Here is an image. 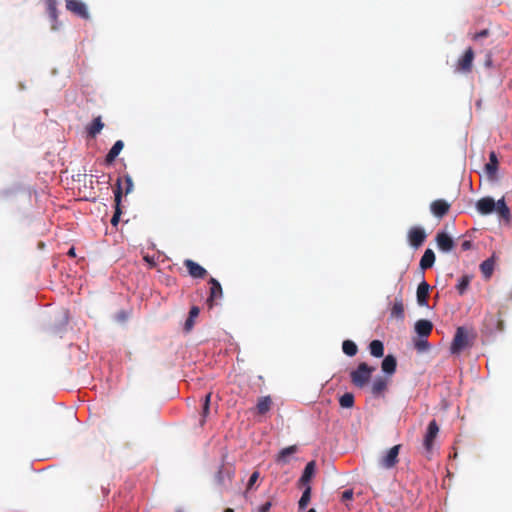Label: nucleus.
Returning <instances> with one entry per match:
<instances>
[{"label": "nucleus", "instance_id": "nucleus-1", "mask_svg": "<svg viewBox=\"0 0 512 512\" xmlns=\"http://www.w3.org/2000/svg\"><path fill=\"white\" fill-rule=\"evenodd\" d=\"M475 335L465 327H458L451 343L450 351L452 354H460L466 348L473 345Z\"/></svg>", "mask_w": 512, "mask_h": 512}, {"label": "nucleus", "instance_id": "nucleus-34", "mask_svg": "<svg viewBox=\"0 0 512 512\" xmlns=\"http://www.w3.org/2000/svg\"><path fill=\"white\" fill-rule=\"evenodd\" d=\"M339 404L342 408H351L354 405V395L352 393H345L339 399Z\"/></svg>", "mask_w": 512, "mask_h": 512}, {"label": "nucleus", "instance_id": "nucleus-27", "mask_svg": "<svg viewBox=\"0 0 512 512\" xmlns=\"http://www.w3.org/2000/svg\"><path fill=\"white\" fill-rule=\"evenodd\" d=\"M498 159L494 151L489 154V162L486 164L485 169L489 175H494L497 171Z\"/></svg>", "mask_w": 512, "mask_h": 512}, {"label": "nucleus", "instance_id": "nucleus-5", "mask_svg": "<svg viewBox=\"0 0 512 512\" xmlns=\"http://www.w3.org/2000/svg\"><path fill=\"white\" fill-rule=\"evenodd\" d=\"M438 433L439 425L436 420L430 421L423 439V446L427 452H431Z\"/></svg>", "mask_w": 512, "mask_h": 512}, {"label": "nucleus", "instance_id": "nucleus-37", "mask_svg": "<svg viewBox=\"0 0 512 512\" xmlns=\"http://www.w3.org/2000/svg\"><path fill=\"white\" fill-rule=\"evenodd\" d=\"M124 184L125 194H129L133 190V180L129 175L124 176Z\"/></svg>", "mask_w": 512, "mask_h": 512}, {"label": "nucleus", "instance_id": "nucleus-39", "mask_svg": "<svg viewBox=\"0 0 512 512\" xmlns=\"http://www.w3.org/2000/svg\"><path fill=\"white\" fill-rule=\"evenodd\" d=\"M489 35V30L488 29H484L478 33H476L474 36H473V39L474 40H477V39H480V38H483V37H487Z\"/></svg>", "mask_w": 512, "mask_h": 512}, {"label": "nucleus", "instance_id": "nucleus-15", "mask_svg": "<svg viewBox=\"0 0 512 512\" xmlns=\"http://www.w3.org/2000/svg\"><path fill=\"white\" fill-rule=\"evenodd\" d=\"M47 13L52 22L51 29H58V11H57V0H47L46 1Z\"/></svg>", "mask_w": 512, "mask_h": 512}, {"label": "nucleus", "instance_id": "nucleus-8", "mask_svg": "<svg viewBox=\"0 0 512 512\" xmlns=\"http://www.w3.org/2000/svg\"><path fill=\"white\" fill-rule=\"evenodd\" d=\"M66 9L83 19L89 18L86 5L79 0H66Z\"/></svg>", "mask_w": 512, "mask_h": 512}, {"label": "nucleus", "instance_id": "nucleus-3", "mask_svg": "<svg viewBox=\"0 0 512 512\" xmlns=\"http://www.w3.org/2000/svg\"><path fill=\"white\" fill-rule=\"evenodd\" d=\"M401 449V445L397 444L391 447L385 455H383L378 463L379 466L384 469H391L398 463V455Z\"/></svg>", "mask_w": 512, "mask_h": 512}, {"label": "nucleus", "instance_id": "nucleus-48", "mask_svg": "<svg viewBox=\"0 0 512 512\" xmlns=\"http://www.w3.org/2000/svg\"><path fill=\"white\" fill-rule=\"evenodd\" d=\"M177 512H182L181 510H178Z\"/></svg>", "mask_w": 512, "mask_h": 512}, {"label": "nucleus", "instance_id": "nucleus-23", "mask_svg": "<svg viewBox=\"0 0 512 512\" xmlns=\"http://www.w3.org/2000/svg\"><path fill=\"white\" fill-rule=\"evenodd\" d=\"M387 389V382L384 378L378 377L374 380L371 391L375 396L381 395Z\"/></svg>", "mask_w": 512, "mask_h": 512}, {"label": "nucleus", "instance_id": "nucleus-40", "mask_svg": "<svg viewBox=\"0 0 512 512\" xmlns=\"http://www.w3.org/2000/svg\"><path fill=\"white\" fill-rule=\"evenodd\" d=\"M272 504L271 502H266L263 505L259 506L258 512H268L271 508Z\"/></svg>", "mask_w": 512, "mask_h": 512}, {"label": "nucleus", "instance_id": "nucleus-44", "mask_svg": "<svg viewBox=\"0 0 512 512\" xmlns=\"http://www.w3.org/2000/svg\"><path fill=\"white\" fill-rule=\"evenodd\" d=\"M144 259L150 263L151 265H155V262L153 260H150V258L148 256L144 257Z\"/></svg>", "mask_w": 512, "mask_h": 512}, {"label": "nucleus", "instance_id": "nucleus-41", "mask_svg": "<svg viewBox=\"0 0 512 512\" xmlns=\"http://www.w3.org/2000/svg\"><path fill=\"white\" fill-rule=\"evenodd\" d=\"M461 248L463 251L470 250L472 248V242L470 240H465L461 244Z\"/></svg>", "mask_w": 512, "mask_h": 512}, {"label": "nucleus", "instance_id": "nucleus-4", "mask_svg": "<svg viewBox=\"0 0 512 512\" xmlns=\"http://www.w3.org/2000/svg\"><path fill=\"white\" fill-rule=\"evenodd\" d=\"M427 234L425 230L420 226H413L408 230L407 239L409 244L417 249L419 248L426 240Z\"/></svg>", "mask_w": 512, "mask_h": 512}, {"label": "nucleus", "instance_id": "nucleus-46", "mask_svg": "<svg viewBox=\"0 0 512 512\" xmlns=\"http://www.w3.org/2000/svg\"><path fill=\"white\" fill-rule=\"evenodd\" d=\"M224 512H234V510L232 508H227V509H225Z\"/></svg>", "mask_w": 512, "mask_h": 512}, {"label": "nucleus", "instance_id": "nucleus-22", "mask_svg": "<svg viewBox=\"0 0 512 512\" xmlns=\"http://www.w3.org/2000/svg\"><path fill=\"white\" fill-rule=\"evenodd\" d=\"M271 406L272 400L270 396H264L258 399L256 409L258 414L263 415L271 409Z\"/></svg>", "mask_w": 512, "mask_h": 512}, {"label": "nucleus", "instance_id": "nucleus-26", "mask_svg": "<svg viewBox=\"0 0 512 512\" xmlns=\"http://www.w3.org/2000/svg\"><path fill=\"white\" fill-rule=\"evenodd\" d=\"M391 316L397 319L404 318V305L402 299H395L391 309Z\"/></svg>", "mask_w": 512, "mask_h": 512}, {"label": "nucleus", "instance_id": "nucleus-11", "mask_svg": "<svg viewBox=\"0 0 512 512\" xmlns=\"http://www.w3.org/2000/svg\"><path fill=\"white\" fill-rule=\"evenodd\" d=\"M438 248L443 252H450L454 247V240L446 232H438L435 237Z\"/></svg>", "mask_w": 512, "mask_h": 512}, {"label": "nucleus", "instance_id": "nucleus-17", "mask_svg": "<svg viewBox=\"0 0 512 512\" xmlns=\"http://www.w3.org/2000/svg\"><path fill=\"white\" fill-rule=\"evenodd\" d=\"M433 329V324L429 320L421 319L415 323V331L420 337H428Z\"/></svg>", "mask_w": 512, "mask_h": 512}, {"label": "nucleus", "instance_id": "nucleus-30", "mask_svg": "<svg viewBox=\"0 0 512 512\" xmlns=\"http://www.w3.org/2000/svg\"><path fill=\"white\" fill-rule=\"evenodd\" d=\"M103 126L101 117L95 118L88 128L89 135L95 137L102 130Z\"/></svg>", "mask_w": 512, "mask_h": 512}, {"label": "nucleus", "instance_id": "nucleus-12", "mask_svg": "<svg viewBox=\"0 0 512 512\" xmlns=\"http://www.w3.org/2000/svg\"><path fill=\"white\" fill-rule=\"evenodd\" d=\"M210 285V295L207 299V303L210 307L213 306L214 302L222 297V287L221 284L215 278L211 277L209 280Z\"/></svg>", "mask_w": 512, "mask_h": 512}, {"label": "nucleus", "instance_id": "nucleus-16", "mask_svg": "<svg viewBox=\"0 0 512 512\" xmlns=\"http://www.w3.org/2000/svg\"><path fill=\"white\" fill-rule=\"evenodd\" d=\"M316 469L315 461H310L306 464L303 474L299 479V485L307 486L309 485L310 480L312 479Z\"/></svg>", "mask_w": 512, "mask_h": 512}, {"label": "nucleus", "instance_id": "nucleus-29", "mask_svg": "<svg viewBox=\"0 0 512 512\" xmlns=\"http://www.w3.org/2000/svg\"><path fill=\"white\" fill-rule=\"evenodd\" d=\"M342 350L347 356H355L357 354V345L351 340H345L342 343Z\"/></svg>", "mask_w": 512, "mask_h": 512}, {"label": "nucleus", "instance_id": "nucleus-36", "mask_svg": "<svg viewBox=\"0 0 512 512\" xmlns=\"http://www.w3.org/2000/svg\"><path fill=\"white\" fill-rule=\"evenodd\" d=\"M259 476H260V473L259 471H254L250 478H249V481L247 483V489L246 491H249L253 488L254 484L256 483V481L259 479Z\"/></svg>", "mask_w": 512, "mask_h": 512}, {"label": "nucleus", "instance_id": "nucleus-33", "mask_svg": "<svg viewBox=\"0 0 512 512\" xmlns=\"http://www.w3.org/2000/svg\"><path fill=\"white\" fill-rule=\"evenodd\" d=\"M311 498V487L309 485L306 486L305 490L302 493V496L298 502V506L300 510H303L307 507Z\"/></svg>", "mask_w": 512, "mask_h": 512}, {"label": "nucleus", "instance_id": "nucleus-21", "mask_svg": "<svg viewBox=\"0 0 512 512\" xmlns=\"http://www.w3.org/2000/svg\"><path fill=\"white\" fill-rule=\"evenodd\" d=\"M435 254L432 249H426L420 260V267L423 270L429 269L434 265Z\"/></svg>", "mask_w": 512, "mask_h": 512}, {"label": "nucleus", "instance_id": "nucleus-18", "mask_svg": "<svg viewBox=\"0 0 512 512\" xmlns=\"http://www.w3.org/2000/svg\"><path fill=\"white\" fill-rule=\"evenodd\" d=\"M298 451V447L296 445H291L283 448L276 456V462L278 464H287L289 463V457L295 454Z\"/></svg>", "mask_w": 512, "mask_h": 512}, {"label": "nucleus", "instance_id": "nucleus-47", "mask_svg": "<svg viewBox=\"0 0 512 512\" xmlns=\"http://www.w3.org/2000/svg\"><path fill=\"white\" fill-rule=\"evenodd\" d=\"M308 512H316V510L311 508L310 510H308Z\"/></svg>", "mask_w": 512, "mask_h": 512}, {"label": "nucleus", "instance_id": "nucleus-20", "mask_svg": "<svg viewBox=\"0 0 512 512\" xmlns=\"http://www.w3.org/2000/svg\"><path fill=\"white\" fill-rule=\"evenodd\" d=\"M397 361L393 355H387L381 364L383 372L391 375L396 371Z\"/></svg>", "mask_w": 512, "mask_h": 512}, {"label": "nucleus", "instance_id": "nucleus-31", "mask_svg": "<svg viewBox=\"0 0 512 512\" xmlns=\"http://www.w3.org/2000/svg\"><path fill=\"white\" fill-rule=\"evenodd\" d=\"M496 203L495 210L499 213V215L505 219H508L510 217V210L507 207L504 199L498 200Z\"/></svg>", "mask_w": 512, "mask_h": 512}, {"label": "nucleus", "instance_id": "nucleus-6", "mask_svg": "<svg viewBox=\"0 0 512 512\" xmlns=\"http://www.w3.org/2000/svg\"><path fill=\"white\" fill-rule=\"evenodd\" d=\"M474 60V51L472 48L466 49L463 56L460 57L456 64V71L462 73H469L472 70Z\"/></svg>", "mask_w": 512, "mask_h": 512}, {"label": "nucleus", "instance_id": "nucleus-28", "mask_svg": "<svg viewBox=\"0 0 512 512\" xmlns=\"http://www.w3.org/2000/svg\"><path fill=\"white\" fill-rule=\"evenodd\" d=\"M480 270L485 278H490L494 270L493 259H487L483 261L480 265Z\"/></svg>", "mask_w": 512, "mask_h": 512}, {"label": "nucleus", "instance_id": "nucleus-10", "mask_svg": "<svg viewBox=\"0 0 512 512\" xmlns=\"http://www.w3.org/2000/svg\"><path fill=\"white\" fill-rule=\"evenodd\" d=\"M451 205L443 199L434 200L430 204L432 214L438 218L444 217L450 210Z\"/></svg>", "mask_w": 512, "mask_h": 512}, {"label": "nucleus", "instance_id": "nucleus-24", "mask_svg": "<svg viewBox=\"0 0 512 512\" xmlns=\"http://www.w3.org/2000/svg\"><path fill=\"white\" fill-rule=\"evenodd\" d=\"M370 354L374 357L380 358L384 355V345L380 340H373L369 344Z\"/></svg>", "mask_w": 512, "mask_h": 512}, {"label": "nucleus", "instance_id": "nucleus-25", "mask_svg": "<svg viewBox=\"0 0 512 512\" xmlns=\"http://www.w3.org/2000/svg\"><path fill=\"white\" fill-rule=\"evenodd\" d=\"M200 309L197 306H192L189 311V316L185 321L184 329L189 332L194 326V319L199 316Z\"/></svg>", "mask_w": 512, "mask_h": 512}, {"label": "nucleus", "instance_id": "nucleus-9", "mask_svg": "<svg viewBox=\"0 0 512 512\" xmlns=\"http://www.w3.org/2000/svg\"><path fill=\"white\" fill-rule=\"evenodd\" d=\"M184 266L187 268L188 273L193 278L203 279L207 276V270L191 259L184 261Z\"/></svg>", "mask_w": 512, "mask_h": 512}, {"label": "nucleus", "instance_id": "nucleus-13", "mask_svg": "<svg viewBox=\"0 0 512 512\" xmlns=\"http://www.w3.org/2000/svg\"><path fill=\"white\" fill-rule=\"evenodd\" d=\"M476 207L481 214L487 215L495 210L496 203L491 197H483L477 201Z\"/></svg>", "mask_w": 512, "mask_h": 512}, {"label": "nucleus", "instance_id": "nucleus-7", "mask_svg": "<svg viewBox=\"0 0 512 512\" xmlns=\"http://www.w3.org/2000/svg\"><path fill=\"white\" fill-rule=\"evenodd\" d=\"M123 188H122V182L121 179L117 180L116 188L114 190V198H115V212L111 218V224L116 227L120 221L121 216V198H122Z\"/></svg>", "mask_w": 512, "mask_h": 512}, {"label": "nucleus", "instance_id": "nucleus-43", "mask_svg": "<svg viewBox=\"0 0 512 512\" xmlns=\"http://www.w3.org/2000/svg\"><path fill=\"white\" fill-rule=\"evenodd\" d=\"M67 254H68V256H70V257H75V255H76V254H75V248H74V247H71V248L69 249V251H68V253H67Z\"/></svg>", "mask_w": 512, "mask_h": 512}, {"label": "nucleus", "instance_id": "nucleus-38", "mask_svg": "<svg viewBox=\"0 0 512 512\" xmlns=\"http://www.w3.org/2000/svg\"><path fill=\"white\" fill-rule=\"evenodd\" d=\"M415 348L418 350V351H424V350H427L429 348V343L427 340H424V339H420L418 341L415 342Z\"/></svg>", "mask_w": 512, "mask_h": 512}, {"label": "nucleus", "instance_id": "nucleus-45", "mask_svg": "<svg viewBox=\"0 0 512 512\" xmlns=\"http://www.w3.org/2000/svg\"><path fill=\"white\" fill-rule=\"evenodd\" d=\"M503 329V322L501 320H498V330Z\"/></svg>", "mask_w": 512, "mask_h": 512}, {"label": "nucleus", "instance_id": "nucleus-2", "mask_svg": "<svg viewBox=\"0 0 512 512\" xmlns=\"http://www.w3.org/2000/svg\"><path fill=\"white\" fill-rule=\"evenodd\" d=\"M376 370L375 367L369 366L367 363H360L357 368L350 373L351 382L358 388L365 387L372 376V373Z\"/></svg>", "mask_w": 512, "mask_h": 512}, {"label": "nucleus", "instance_id": "nucleus-42", "mask_svg": "<svg viewBox=\"0 0 512 512\" xmlns=\"http://www.w3.org/2000/svg\"><path fill=\"white\" fill-rule=\"evenodd\" d=\"M353 497V491L352 490H345L342 493V499L343 500H351Z\"/></svg>", "mask_w": 512, "mask_h": 512}, {"label": "nucleus", "instance_id": "nucleus-14", "mask_svg": "<svg viewBox=\"0 0 512 512\" xmlns=\"http://www.w3.org/2000/svg\"><path fill=\"white\" fill-rule=\"evenodd\" d=\"M430 286L426 281H422L417 287V302L420 306L428 305Z\"/></svg>", "mask_w": 512, "mask_h": 512}, {"label": "nucleus", "instance_id": "nucleus-19", "mask_svg": "<svg viewBox=\"0 0 512 512\" xmlns=\"http://www.w3.org/2000/svg\"><path fill=\"white\" fill-rule=\"evenodd\" d=\"M124 147V143L122 140H117L114 145L112 146V148L109 150L108 154L106 155L105 157V162L107 164H112L115 159L117 158V156L120 154V152L122 151Z\"/></svg>", "mask_w": 512, "mask_h": 512}, {"label": "nucleus", "instance_id": "nucleus-35", "mask_svg": "<svg viewBox=\"0 0 512 512\" xmlns=\"http://www.w3.org/2000/svg\"><path fill=\"white\" fill-rule=\"evenodd\" d=\"M210 401H211V393H208L205 395V398H204V403H203V408H202V417L200 420L201 425H204V423L206 421V417L209 414Z\"/></svg>", "mask_w": 512, "mask_h": 512}, {"label": "nucleus", "instance_id": "nucleus-32", "mask_svg": "<svg viewBox=\"0 0 512 512\" xmlns=\"http://www.w3.org/2000/svg\"><path fill=\"white\" fill-rule=\"evenodd\" d=\"M471 282V276L463 275L456 285V289L460 295H463Z\"/></svg>", "mask_w": 512, "mask_h": 512}]
</instances>
